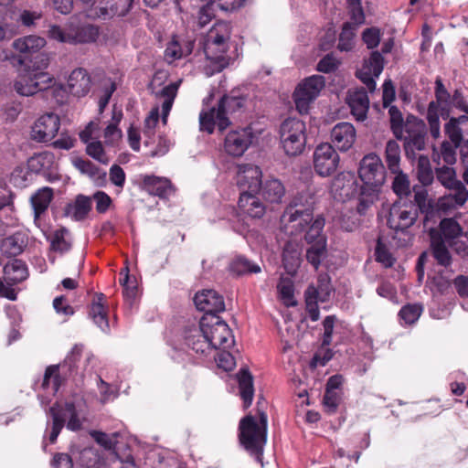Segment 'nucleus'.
Masks as SVG:
<instances>
[{"label":"nucleus","instance_id":"1","mask_svg":"<svg viewBox=\"0 0 468 468\" xmlns=\"http://www.w3.org/2000/svg\"><path fill=\"white\" fill-rule=\"evenodd\" d=\"M358 175L363 185L359 187L357 211L364 214L378 199L386 171L381 159L376 154H369L360 161Z\"/></svg>","mask_w":468,"mask_h":468},{"label":"nucleus","instance_id":"2","mask_svg":"<svg viewBox=\"0 0 468 468\" xmlns=\"http://www.w3.org/2000/svg\"><path fill=\"white\" fill-rule=\"evenodd\" d=\"M435 85L436 101L430 102L427 119L431 134L433 138L437 139L441 135L440 115L443 119L449 118L452 109L463 112L467 115L468 105L458 90L451 96L441 79L436 80Z\"/></svg>","mask_w":468,"mask_h":468},{"label":"nucleus","instance_id":"3","mask_svg":"<svg viewBox=\"0 0 468 468\" xmlns=\"http://www.w3.org/2000/svg\"><path fill=\"white\" fill-rule=\"evenodd\" d=\"M246 102V98L238 91L232 90L225 94L218 101V107L204 108L199 114L200 130L212 133L215 126L219 131L227 129L230 124V117L240 112Z\"/></svg>","mask_w":468,"mask_h":468},{"label":"nucleus","instance_id":"4","mask_svg":"<svg viewBox=\"0 0 468 468\" xmlns=\"http://www.w3.org/2000/svg\"><path fill=\"white\" fill-rule=\"evenodd\" d=\"M39 64L31 69L25 68L17 76L14 83L16 91L22 96H32L39 91L50 88L54 82L53 77L45 69L49 59L46 54L37 56Z\"/></svg>","mask_w":468,"mask_h":468},{"label":"nucleus","instance_id":"5","mask_svg":"<svg viewBox=\"0 0 468 468\" xmlns=\"http://www.w3.org/2000/svg\"><path fill=\"white\" fill-rule=\"evenodd\" d=\"M239 430L241 445L254 455L257 461L261 462L267 441V414L261 411L259 422L251 415L244 417L239 421Z\"/></svg>","mask_w":468,"mask_h":468},{"label":"nucleus","instance_id":"6","mask_svg":"<svg viewBox=\"0 0 468 468\" xmlns=\"http://www.w3.org/2000/svg\"><path fill=\"white\" fill-rule=\"evenodd\" d=\"M231 37V25L226 21L217 22L207 32L204 44V52L207 59L215 62L219 69L229 63L227 56Z\"/></svg>","mask_w":468,"mask_h":468},{"label":"nucleus","instance_id":"7","mask_svg":"<svg viewBox=\"0 0 468 468\" xmlns=\"http://www.w3.org/2000/svg\"><path fill=\"white\" fill-rule=\"evenodd\" d=\"M201 330L212 346V349H228L234 345V336L228 324L217 314H204L201 319Z\"/></svg>","mask_w":468,"mask_h":468},{"label":"nucleus","instance_id":"8","mask_svg":"<svg viewBox=\"0 0 468 468\" xmlns=\"http://www.w3.org/2000/svg\"><path fill=\"white\" fill-rule=\"evenodd\" d=\"M305 123L297 118H288L280 127V138L282 147L288 155L301 154L305 146Z\"/></svg>","mask_w":468,"mask_h":468},{"label":"nucleus","instance_id":"9","mask_svg":"<svg viewBox=\"0 0 468 468\" xmlns=\"http://www.w3.org/2000/svg\"><path fill=\"white\" fill-rule=\"evenodd\" d=\"M48 413L52 418V427L48 437L50 443H54L57 441L58 436L65 425L66 418L69 417V420L66 424L67 429L77 431L82 427V423L78 416L73 402H66L64 405L55 403L48 409Z\"/></svg>","mask_w":468,"mask_h":468},{"label":"nucleus","instance_id":"10","mask_svg":"<svg viewBox=\"0 0 468 468\" xmlns=\"http://www.w3.org/2000/svg\"><path fill=\"white\" fill-rule=\"evenodd\" d=\"M322 90V76L313 75L305 78L295 88L292 99L296 110L301 114H307L311 105Z\"/></svg>","mask_w":468,"mask_h":468},{"label":"nucleus","instance_id":"11","mask_svg":"<svg viewBox=\"0 0 468 468\" xmlns=\"http://www.w3.org/2000/svg\"><path fill=\"white\" fill-rule=\"evenodd\" d=\"M419 216L417 207L412 203L396 202L390 208L388 226L396 232L404 233L414 225Z\"/></svg>","mask_w":468,"mask_h":468},{"label":"nucleus","instance_id":"12","mask_svg":"<svg viewBox=\"0 0 468 468\" xmlns=\"http://www.w3.org/2000/svg\"><path fill=\"white\" fill-rule=\"evenodd\" d=\"M437 230L441 235L444 242L452 248L456 253L460 255H466L468 253V246L463 239L466 237V234L454 218H443L440 222Z\"/></svg>","mask_w":468,"mask_h":468},{"label":"nucleus","instance_id":"13","mask_svg":"<svg viewBox=\"0 0 468 468\" xmlns=\"http://www.w3.org/2000/svg\"><path fill=\"white\" fill-rule=\"evenodd\" d=\"M359 187L354 173L343 172L333 179L330 192L334 198L345 202L355 197L359 199Z\"/></svg>","mask_w":468,"mask_h":468},{"label":"nucleus","instance_id":"14","mask_svg":"<svg viewBox=\"0 0 468 468\" xmlns=\"http://www.w3.org/2000/svg\"><path fill=\"white\" fill-rule=\"evenodd\" d=\"M60 127V119L55 113L41 115L31 128V139L38 143H48L55 138Z\"/></svg>","mask_w":468,"mask_h":468},{"label":"nucleus","instance_id":"15","mask_svg":"<svg viewBox=\"0 0 468 468\" xmlns=\"http://www.w3.org/2000/svg\"><path fill=\"white\" fill-rule=\"evenodd\" d=\"M312 219V211L298 209L295 206L291 205L283 212L281 222L286 232L294 235L302 232Z\"/></svg>","mask_w":468,"mask_h":468},{"label":"nucleus","instance_id":"16","mask_svg":"<svg viewBox=\"0 0 468 468\" xmlns=\"http://www.w3.org/2000/svg\"><path fill=\"white\" fill-rule=\"evenodd\" d=\"M253 133L250 127L230 131L225 137L224 149L232 156H241L251 144Z\"/></svg>","mask_w":468,"mask_h":468},{"label":"nucleus","instance_id":"17","mask_svg":"<svg viewBox=\"0 0 468 468\" xmlns=\"http://www.w3.org/2000/svg\"><path fill=\"white\" fill-rule=\"evenodd\" d=\"M384 68V58L378 51H373L356 72L357 78L373 92L376 90L375 79L378 78Z\"/></svg>","mask_w":468,"mask_h":468},{"label":"nucleus","instance_id":"18","mask_svg":"<svg viewBox=\"0 0 468 468\" xmlns=\"http://www.w3.org/2000/svg\"><path fill=\"white\" fill-rule=\"evenodd\" d=\"M305 240L309 244L306 250V259L317 270L322 259V224L319 218L307 230Z\"/></svg>","mask_w":468,"mask_h":468},{"label":"nucleus","instance_id":"19","mask_svg":"<svg viewBox=\"0 0 468 468\" xmlns=\"http://www.w3.org/2000/svg\"><path fill=\"white\" fill-rule=\"evenodd\" d=\"M262 172L258 165L252 164L239 165L237 174V185L241 192H259L261 181Z\"/></svg>","mask_w":468,"mask_h":468},{"label":"nucleus","instance_id":"20","mask_svg":"<svg viewBox=\"0 0 468 468\" xmlns=\"http://www.w3.org/2000/svg\"><path fill=\"white\" fill-rule=\"evenodd\" d=\"M194 303L198 310L205 313L204 314H217L225 310L223 296L211 289L197 292Z\"/></svg>","mask_w":468,"mask_h":468},{"label":"nucleus","instance_id":"21","mask_svg":"<svg viewBox=\"0 0 468 468\" xmlns=\"http://www.w3.org/2000/svg\"><path fill=\"white\" fill-rule=\"evenodd\" d=\"M194 46V39L174 35L165 48V59L171 64L176 60L186 58L193 52Z\"/></svg>","mask_w":468,"mask_h":468},{"label":"nucleus","instance_id":"22","mask_svg":"<svg viewBox=\"0 0 468 468\" xmlns=\"http://www.w3.org/2000/svg\"><path fill=\"white\" fill-rule=\"evenodd\" d=\"M92 80L86 69L77 68L73 69L67 79L69 92L78 98L85 97L90 90Z\"/></svg>","mask_w":468,"mask_h":468},{"label":"nucleus","instance_id":"23","mask_svg":"<svg viewBox=\"0 0 468 468\" xmlns=\"http://www.w3.org/2000/svg\"><path fill=\"white\" fill-rule=\"evenodd\" d=\"M343 382L344 378L341 375L329 378L324 395V411L333 413L336 410L343 398Z\"/></svg>","mask_w":468,"mask_h":468},{"label":"nucleus","instance_id":"24","mask_svg":"<svg viewBox=\"0 0 468 468\" xmlns=\"http://www.w3.org/2000/svg\"><path fill=\"white\" fill-rule=\"evenodd\" d=\"M451 193L441 197L437 201V208L444 214L463 207L468 199V190L462 185L449 189Z\"/></svg>","mask_w":468,"mask_h":468},{"label":"nucleus","instance_id":"25","mask_svg":"<svg viewBox=\"0 0 468 468\" xmlns=\"http://www.w3.org/2000/svg\"><path fill=\"white\" fill-rule=\"evenodd\" d=\"M185 345L197 354L205 355L212 350V346L207 337H205L203 330H201V322L199 325H192L186 328L184 332Z\"/></svg>","mask_w":468,"mask_h":468},{"label":"nucleus","instance_id":"26","mask_svg":"<svg viewBox=\"0 0 468 468\" xmlns=\"http://www.w3.org/2000/svg\"><path fill=\"white\" fill-rule=\"evenodd\" d=\"M356 129L350 122H339L331 132L334 145L340 151H347L356 141Z\"/></svg>","mask_w":468,"mask_h":468},{"label":"nucleus","instance_id":"27","mask_svg":"<svg viewBox=\"0 0 468 468\" xmlns=\"http://www.w3.org/2000/svg\"><path fill=\"white\" fill-rule=\"evenodd\" d=\"M257 193L243 191L240 193L238 202L241 213L251 218H261L266 212L264 203L255 196Z\"/></svg>","mask_w":468,"mask_h":468},{"label":"nucleus","instance_id":"28","mask_svg":"<svg viewBox=\"0 0 468 468\" xmlns=\"http://www.w3.org/2000/svg\"><path fill=\"white\" fill-rule=\"evenodd\" d=\"M451 143L459 147L463 142H468V116L452 117L444 127Z\"/></svg>","mask_w":468,"mask_h":468},{"label":"nucleus","instance_id":"29","mask_svg":"<svg viewBox=\"0 0 468 468\" xmlns=\"http://www.w3.org/2000/svg\"><path fill=\"white\" fill-rule=\"evenodd\" d=\"M346 100L356 120H366L369 109V99L366 90L362 88L349 90Z\"/></svg>","mask_w":468,"mask_h":468},{"label":"nucleus","instance_id":"30","mask_svg":"<svg viewBox=\"0 0 468 468\" xmlns=\"http://www.w3.org/2000/svg\"><path fill=\"white\" fill-rule=\"evenodd\" d=\"M431 239V250L433 258L438 264L448 267L452 263V255L448 250V245L444 242L441 235L437 229H431L429 231Z\"/></svg>","mask_w":468,"mask_h":468},{"label":"nucleus","instance_id":"31","mask_svg":"<svg viewBox=\"0 0 468 468\" xmlns=\"http://www.w3.org/2000/svg\"><path fill=\"white\" fill-rule=\"evenodd\" d=\"M143 188L150 195L157 196L161 198L168 197L173 194L174 188L165 177L155 176H144L142 180Z\"/></svg>","mask_w":468,"mask_h":468},{"label":"nucleus","instance_id":"32","mask_svg":"<svg viewBox=\"0 0 468 468\" xmlns=\"http://www.w3.org/2000/svg\"><path fill=\"white\" fill-rule=\"evenodd\" d=\"M45 38L30 35L16 39L12 46L16 51L24 55V58H27L34 54H37V56L40 55L41 53H39V51L45 47ZM36 58L39 60L37 57H36ZM37 63L38 65L39 61Z\"/></svg>","mask_w":468,"mask_h":468},{"label":"nucleus","instance_id":"33","mask_svg":"<svg viewBox=\"0 0 468 468\" xmlns=\"http://www.w3.org/2000/svg\"><path fill=\"white\" fill-rule=\"evenodd\" d=\"M27 164L32 172L43 174L52 173L58 166L55 154L48 151L34 154Z\"/></svg>","mask_w":468,"mask_h":468},{"label":"nucleus","instance_id":"34","mask_svg":"<svg viewBox=\"0 0 468 468\" xmlns=\"http://www.w3.org/2000/svg\"><path fill=\"white\" fill-rule=\"evenodd\" d=\"M27 245L26 235L22 232H16L2 240L0 250L7 257H16L23 252Z\"/></svg>","mask_w":468,"mask_h":468},{"label":"nucleus","instance_id":"35","mask_svg":"<svg viewBox=\"0 0 468 468\" xmlns=\"http://www.w3.org/2000/svg\"><path fill=\"white\" fill-rule=\"evenodd\" d=\"M28 276L27 264L21 260H12L4 267V280L6 282L19 283Z\"/></svg>","mask_w":468,"mask_h":468},{"label":"nucleus","instance_id":"36","mask_svg":"<svg viewBox=\"0 0 468 468\" xmlns=\"http://www.w3.org/2000/svg\"><path fill=\"white\" fill-rule=\"evenodd\" d=\"M237 378L239 382V395L243 400L244 409H247L251 405L253 399V378L248 369L241 368L237 374Z\"/></svg>","mask_w":468,"mask_h":468},{"label":"nucleus","instance_id":"37","mask_svg":"<svg viewBox=\"0 0 468 468\" xmlns=\"http://www.w3.org/2000/svg\"><path fill=\"white\" fill-rule=\"evenodd\" d=\"M53 198V189L48 186L38 189L30 198L35 220H37L49 207Z\"/></svg>","mask_w":468,"mask_h":468},{"label":"nucleus","instance_id":"38","mask_svg":"<svg viewBox=\"0 0 468 468\" xmlns=\"http://www.w3.org/2000/svg\"><path fill=\"white\" fill-rule=\"evenodd\" d=\"M343 324L335 315H329L324 320V346H329L335 342L338 344L342 341L340 330Z\"/></svg>","mask_w":468,"mask_h":468},{"label":"nucleus","instance_id":"39","mask_svg":"<svg viewBox=\"0 0 468 468\" xmlns=\"http://www.w3.org/2000/svg\"><path fill=\"white\" fill-rule=\"evenodd\" d=\"M261 186L263 197L271 203L281 202L285 193L283 185L276 178L266 179Z\"/></svg>","mask_w":468,"mask_h":468},{"label":"nucleus","instance_id":"40","mask_svg":"<svg viewBox=\"0 0 468 468\" xmlns=\"http://www.w3.org/2000/svg\"><path fill=\"white\" fill-rule=\"evenodd\" d=\"M99 37V28L93 25H83L70 32V44L90 43Z\"/></svg>","mask_w":468,"mask_h":468},{"label":"nucleus","instance_id":"41","mask_svg":"<svg viewBox=\"0 0 468 468\" xmlns=\"http://www.w3.org/2000/svg\"><path fill=\"white\" fill-rule=\"evenodd\" d=\"M178 87V82H172L164 87L161 90L160 94L164 98V101L162 103V121L165 124L166 123L167 117L176 97Z\"/></svg>","mask_w":468,"mask_h":468},{"label":"nucleus","instance_id":"42","mask_svg":"<svg viewBox=\"0 0 468 468\" xmlns=\"http://www.w3.org/2000/svg\"><path fill=\"white\" fill-rule=\"evenodd\" d=\"M418 180L423 186H429L433 182L434 175L431 166L430 159L426 155H419L415 165Z\"/></svg>","mask_w":468,"mask_h":468},{"label":"nucleus","instance_id":"43","mask_svg":"<svg viewBox=\"0 0 468 468\" xmlns=\"http://www.w3.org/2000/svg\"><path fill=\"white\" fill-rule=\"evenodd\" d=\"M385 160L391 173L399 171L400 162V147L394 140H389L386 144Z\"/></svg>","mask_w":468,"mask_h":468},{"label":"nucleus","instance_id":"44","mask_svg":"<svg viewBox=\"0 0 468 468\" xmlns=\"http://www.w3.org/2000/svg\"><path fill=\"white\" fill-rule=\"evenodd\" d=\"M304 296H305V308H306V312L308 313L310 319L312 321H317L320 316L319 304H318V299H319L318 290L314 286L310 285L306 289Z\"/></svg>","mask_w":468,"mask_h":468},{"label":"nucleus","instance_id":"45","mask_svg":"<svg viewBox=\"0 0 468 468\" xmlns=\"http://www.w3.org/2000/svg\"><path fill=\"white\" fill-rule=\"evenodd\" d=\"M51 250L59 253H65L71 248V241L69 238V230L61 228L54 231L50 240Z\"/></svg>","mask_w":468,"mask_h":468},{"label":"nucleus","instance_id":"46","mask_svg":"<svg viewBox=\"0 0 468 468\" xmlns=\"http://www.w3.org/2000/svg\"><path fill=\"white\" fill-rule=\"evenodd\" d=\"M356 27L350 22L344 24L342 31L339 36V42L337 48L340 51H350L355 45Z\"/></svg>","mask_w":468,"mask_h":468},{"label":"nucleus","instance_id":"47","mask_svg":"<svg viewBox=\"0 0 468 468\" xmlns=\"http://www.w3.org/2000/svg\"><path fill=\"white\" fill-rule=\"evenodd\" d=\"M402 136L396 137L399 140H406L419 133H424L425 123L413 115H408L402 124Z\"/></svg>","mask_w":468,"mask_h":468},{"label":"nucleus","instance_id":"48","mask_svg":"<svg viewBox=\"0 0 468 468\" xmlns=\"http://www.w3.org/2000/svg\"><path fill=\"white\" fill-rule=\"evenodd\" d=\"M436 177L447 189L463 185L461 181L457 180L455 170L447 165L436 169Z\"/></svg>","mask_w":468,"mask_h":468},{"label":"nucleus","instance_id":"49","mask_svg":"<svg viewBox=\"0 0 468 468\" xmlns=\"http://www.w3.org/2000/svg\"><path fill=\"white\" fill-rule=\"evenodd\" d=\"M230 270L238 275L248 273H258L261 271L260 265L250 261L244 257H237L230 264Z\"/></svg>","mask_w":468,"mask_h":468},{"label":"nucleus","instance_id":"50","mask_svg":"<svg viewBox=\"0 0 468 468\" xmlns=\"http://www.w3.org/2000/svg\"><path fill=\"white\" fill-rule=\"evenodd\" d=\"M60 386V378L58 376V367L52 365L46 368L43 382H42V388L44 389H51V393L55 395Z\"/></svg>","mask_w":468,"mask_h":468},{"label":"nucleus","instance_id":"51","mask_svg":"<svg viewBox=\"0 0 468 468\" xmlns=\"http://www.w3.org/2000/svg\"><path fill=\"white\" fill-rule=\"evenodd\" d=\"M277 289L281 295L282 300L284 304L287 306H294L296 305V301L294 300L293 292V282L290 278L282 277L277 285Z\"/></svg>","mask_w":468,"mask_h":468},{"label":"nucleus","instance_id":"52","mask_svg":"<svg viewBox=\"0 0 468 468\" xmlns=\"http://www.w3.org/2000/svg\"><path fill=\"white\" fill-rule=\"evenodd\" d=\"M91 209V198L80 195L72 207V216L76 220L84 219Z\"/></svg>","mask_w":468,"mask_h":468},{"label":"nucleus","instance_id":"53","mask_svg":"<svg viewBox=\"0 0 468 468\" xmlns=\"http://www.w3.org/2000/svg\"><path fill=\"white\" fill-rule=\"evenodd\" d=\"M395 177L392 182L393 191L399 197H407L410 193V185L408 176L400 168L393 173Z\"/></svg>","mask_w":468,"mask_h":468},{"label":"nucleus","instance_id":"54","mask_svg":"<svg viewBox=\"0 0 468 468\" xmlns=\"http://www.w3.org/2000/svg\"><path fill=\"white\" fill-rule=\"evenodd\" d=\"M324 169L326 170V174L330 175L335 172L339 163V155L328 144H324Z\"/></svg>","mask_w":468,"mask_h":468},{"label":"nucleus","instance_id":"55","mask_svg":"<svg viewBox=\"0 0 468 468\" xmlns=\"http://www.w3.org/2000/svg\"><path fill=\"white\" fill-rule=\"evenodd\" d=\"M86 153L103 165H107L110 162V158L107 156L102 144L100 141L90 142L86 146Z\"/></svg>","mask_w":468,"mask_h":468},{"label":"nucleus","instance_id":"56","mask_svg":"<svg viewBox=\"0 0 468 468\" xmlns=\"http://www.w3.org/2000/svg\"><path fill=\"white\" fill-rule=\"evenodd\" d=\"M422 313V306L420 304H407L399 311L400 318L405 324H411L415 323Z\"/></svg>","mask_w":468,"mask_h":468},{"label":"nucleus","instance_id":"57","mask_svg":"<svg viewBox=\"0 0 468 468\" xmlns=\"http://www.w3.org/2000/svg\"><path fill=\"white\" fill-rule=\"evenodd\" d=\"M390 127L395 137L402 136V124L405 122L401 112L396 107L391 106L388 110Z\"/></svg>","mask_w":468,"mask_h":468},{"label":"nucleus","instance_id":"58","mask_svg":"<svg viewBox=\"0 0 468 468\" xmlns=\"http://www.w3.org/2000/svg\"><path fill=\"white\" fill-rule=\"evenodd\" d=\"M350 18L353 21V25L357 27L365 22V13L361 5V0H346Z\"/></svg>","mask_w":468,"mask_h":468},{"label":"nucleus","instance_id":"59","mask_svg":"<svg viewBox=\"0 0 468 468\" xmlns=\"http://www.w3.org/2000/svg\"><path fill=\"white\" fill-rule=\"evenodd\" d=\"M124 271L125 276L123 281H121V284L123 286V296L125 300L132 304L138 295V287L135 280L130 281L128 268H125Z\"/></svg>","mask_w":468,"mask_h":468},{"label":"nucleus","instance_id":"60","mask_svg":"<svg viewBox=\"0 0 468 468\" xmlns=\"http://www.w3.org/2000/svg\"><path fill=\"white\" fill-rule=\"evenodd\" d=\"M282 263L289 274H294L299 266V257L296 250L290 251L286 246L282 252Z\"/></svg>","mask_w":468,"mask_h":468},{"label":"nucleus","instance_id":"61","mask_svg":"<svg viewBox=\"0 0 468 468\" xmlns=\"http://www.w3.org/2000/svg\"><path fill=\"white\" fill-rule=\"evenodd\" d=\"M72 164L81 174L88 175L90 177L99 174V168L88 159L75 157L72 159Z\"/></svg>","mask_w":468,"mask_h":468},{"label":"nucleus","instance_id":"62","mask_svg":"<svg viewBox=\"0 0 468 468\" xmlns=\"http://www.w3.org/2000/svg\"><path fill=\"white\" fill-rule=\"evenodd\" d=\"M376 259L381 262L385 267H391L394 262V258L388 251L387 246L382 242L381 239H378L376 250Z\"/></svg>","mask_w":468,"mask_h":468},{"label":"nucleus","instance_id":"63","mask_svg":"<svg viewBox=\"0 0 468 468\" xmlns=\"http://www.w3.org/2000/svg\"><path fill=\"white\" fill-rule=\"evenodd\" d=\"M381 30L378 27H369L363 31L362 39L367 48L372 49L378 46L381 38Z\"/></svg>","mask_w":468,"mask_h":468},{"label":"nucleus","instance_id":"64","mask_svg":"<svg viewBox=\"0 0 468 468\" xmlns=\"http://www.w3.org/2000/svg\"><path fill=\"white\" fill-rule=\"evenodd\" d=\"M90 198L91 200H94L96 204V210L101 214L105 213L112 203L111 197L105 192L100 190L96 191Z\"/></svg>","mask_w":468,"mask_h":468}]
</instances>
